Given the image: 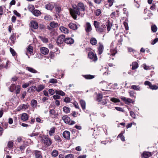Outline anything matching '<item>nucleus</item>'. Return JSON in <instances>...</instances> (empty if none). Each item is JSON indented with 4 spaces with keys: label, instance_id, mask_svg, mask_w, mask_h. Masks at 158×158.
<instances>
[{
    "label": "nucleus",
    "instance_id": "nucleus-47",
    "mask_svg": "<svg viewBox=\"0 0 158 158\" xmlns=\"http://www.w3.org/2000/svg\"><path fill=\"white\" fill-rule=\"evenodd\" d=\"M56 12L57 13H59L61 10V8L58 6H57L55 7Z\"/></svg>",
    "mask_w": 158,
    "mask_h": 158
},
{
    "label": "nucleus",
    "instance_id": "nucleus-27",
    "mask_svg": "<svg viewBox=\"0 0 158 158\" xmlns=\"http://www.w3.org/2000/svg\"><path fill=\"white\" fill-rule=\"evenodd\" d=\"M28 119V116L26 113L22 114L21 116V119L23 121H26Z\"/></svg>",
    "mask_w": 158,
    "mask_h": 158
},
{
    "label": "nucleus",
    "instance_id": "nucleus-6",
    "mask_svg": "<svg viewBox=\"0 0 158 158\" xmlns=\"http://www.w3.org/2000/svg\"><path fill=\"white\" fill-rule=\"evenodd\" d=\"M65 36L64 35H62L59 36L57 41V43L58 44H61L64 41V42Z\"/></svg>",
    "mask_w": 158,
    "mask_h": 158
},
{
    "label": "nucleus",
    "instance_id": "nucleus-22",
    "mask_svg": "<svg viewBox=\"0 0 158 158\" xmlns=\"http://www.w3.org/2000/svg\"><path fill=\"white\" fill-rule=\"evenodd\" d=\"M26 69L33 73H36L37 72V71L36 70L31 67H27L26 68Z\"/></svg>",
    "mask_w": 158,
    "mask_h": 158
},
{
    "label": "nucleus",
    "instance_id": "nucleus-18",
    "mask_svg": "<svg viewBox=\"0 0 158 158\" xmlns=\"http://www.w3.org/2000/svg\"><path fill=\"white\" fill-rule=\"evenodd\" d=\"M99 46L98 48V54L99 55L101 54L103 52L104 49V47L103 45L100 43H99Z\"/></svg>",
    "mask_w": 158,
    "mask_h": 158
},
{
    "label": "nucleus",
    "instance_id": "nucleus-8",
    "mask_svg": "<svg viewBox=\"0 0 158 158\" xmlns=\"http://www.w3.org/2000/svg\"><path fill=\"white\" fill-rule=\"evenodd\" d=\"M77 9L79 11H84L85 10V7L84 4L81 2L77 4Z\"/></svg>",
    "mask_w": 158,
    "mask_h": 158
},
{
    "label": "nucleus",
    "instance_id": "nucleus-34",
    "mask_svg": "<svg viewBox=\"0 0 158 158\" xmlns=\"http://www.w3.org/2000/svg\"><path fill=\"white\" fill-rule=\"evenodd\" d=\"M131 89H134L135 90H140V87L139 86H137L136 85H132L131 86Z\"/></svg>",
    "mask_w": 158,
    "mask_h": 158
},
{
    "label": "nucleus",
    "instance_id": "nucleus-63",
    "mask_svg": "<svg viewBox=\"0 0 158 158\" xmlns=\"http://www.w3.org/2000/svg\"><path fill=\"white\" fill-rule=\"evenodd\" d=\"M158 41V38L155 39L152 42L151 44L154 45Z\"/></svg>",
    "mask_w": 158,
    "mask_h": 158
},
{
    "label": "nucleus",
    "instance_id": "nucleus-11",
    "mask_svg": "<svg viewBox=\"0 0 158 158\" xmlns=\"http://www.w3.org/2000/svg\"><path fill=\"white\" fill-rule=\"evenodd\" d=\"M74 42L73 39L71 38H66L64 40V42L68 44H72Z\"/></svg>",
    "mask_w": 158,
    "mask_h": 158
},
{
    "label": "nucleus",
    "instance_id": "nucleus-50",
    "mask_svg": "<svg viewBox=\"0 0 158 158\" xmlns=\"http://www.w3.org/2000/svg\"><path fill=\"white\" fill-rule=\"evenodd\" d=\"M15 90L17 94L19 93L20 91V87L19 86H17Z\"/></svg>",
    "mask_w": 158,
    "mask_h": 158
},
{
    "label": "nucleus",
    "instance_id": "nucleus-25",
    "mask_svg": "<svg viewBox=\"0 0 158 158\" xmlns=\"http://www.w3.org/2000/svg\"><path fill=\"white\" fill-rule=\"evenodd\" d=\"M80 104L83 110H85V101L83 100H81L80 101Z\"/></svg>",
    "mask_w": 158,
    "mask_h": 158
},
{
    "label": "nucleus",
    "instance_id": "nucleus-51",
    "mask_svg": "<svg viewBox=\"0 0 158 158\" xmlns=\"http://www.w3.org/2000/svg\"><path fill=\"white\" fill-rule=\"evenodd\" d=\"M101 11L100 9H98L95 11V15L96 16H99L101 13Z\"/></svg>",
    "mask_w": 158,
    "mask_h": 158
},
{
    "label": "nucleus",
    "instance_id": "nucleus-9",
    "mask_svg": "<svg viewBox=\"0 0 158 158\" xmlns=\"http://www.w3.org/2000/svg\"><path fill=\"white\" fill-rule=\"evenodd\" d=\"M29 106L28 104H23L19 106L17 108V110L18 111H20L21 110H26L27 109Z\"/></svg>",
    "mask_w": 158,
    "mask_h": 158
},
{
    "label": "nucleus",
    "instance_id": "nucleus-38",
    "mask_svg": "<svg viewBox=\"0 0 158 158\" xmlns=\"http://www.w3.org/2000/svg\"><path fill=\"white\" fill-rule=\"evenodd\" d=\"M103 97L102 94H98L97 95V99L98 102H102V99Z\"/></svg>",
    "mask_w": 158,
    "mask_h": 158
},
{
    "label": "nucleus",
    "instance_id": "nucleus-3",
    "mask_svg": "<svg viewBox=\"0 0 158 158\" xmlns=\"http://www.w3.org/2000/svg\"><path fill=\"white\" fill-rule=\"evenodd\" d=\"M69 10L71 16L75 19H76L77 15H80V11L78 9L72 10L71 8H70Z\"/></svg>",
    "mask_w": 158,
    "mask_h": 158
},
{
    "label": "nucleus",
    "instance_id": "nucleus-62",
    "mask_svg": "<svg viewBox=\"0 0 158 158\" xmlns=\"http://www.w3.org/2000/svg\"><path fill=\"white\" fill-rule=\"evenodd\" d=\"M13 12L15 15L17 16L18 17H20V14L16 10H14L13 11Z\"/></svg>",
    "mask_w": 158,
    "mask_h": 158
},
{
    "label": "nucleus",
    "instance_id": "nucleus-20",
    "mask_svg": "<svg viewBox=\"0 0 158 158\" xmlns=\"http://www.w3.org/2000/svg\"><path fill=\"white\" fill-rule=\"evenodd\" d=\"M31 106L33 108H35L37 105V102L36 100L32 99L31 101Z\"/></svg>",
    "mask_w": 158,
    "mask_h": 158
},
{
    "label": "nucleus",
    "instance_id": "nucleus-4",
    "mask_svg": "<svg viewBox=\"0 0 158 158\" xmlns=\"http://www.w3.org/2000/svg\"><path fill=\"white\" fill-rule=\"evenodd\" d=\"M84 27L86 33L88 34L92 30L91 26L89 22L86 23Z\"/></svg>",
    "mask_w": 158,
    "mask_h": 158
},
{
    "label": "nucleus",
    "instance_id": "nucleus-49",
    "mask_svg": "<svg viewBox=\"0 0 158 158\" xmlns=\"http://www.w3.org/2000/svg\"><path fill=\"white\" fill-rule=\"evenodd\" d=\"M41 39L42 41L44 43H47L48 41V39L45 37H41Z\"/></svg>",
    "mask_w": 158,
    "mask_h": 158
},
{
    "label": "nucleus",
    "instance_id": "nucleus-40",
    "mask_svg": "<svg viewBox=\"0 0 158 158\" xmlns=\"http://www.w3.org/2000/svg\"><path fill=\"white\" fill-rule=\"evenodd\" d=\"M57 82V80L54 78H52L51 79L49 80V83H51L52 84H55Z\"/></svg>",
    "mask_w": 158,
    "mask_h": 158
},
{
    "label": "nucleus",
    "instance_id": "nucleus-2",
    "mask_svg": "<svg viewBox=\"0 0 158 158\" xmlns=\"http://www.w3.org/2000/svg\"><path fill=\"white\" fill-rule=\"evenodd\" d=\"M41 138H42V142L47 146H49L52 144V142L49 138L47 137L45 135L41 136Z\"/></svg>",
    "mask_w": 158,
    "mask_h": 158
},
{
    "label": "nucleus",
    "instance_id": "nucleus-59",
    "mask_svg": "<svg viewBox=\"0 0 158 158\" xmlns=\"http://www.w3.org/2000/svg\"><path fill=\"white\" fill-rule=\"evenodd\" d=\"M48 92L51 95H53L55 93V91L52 89H49L48 90Z\"/></svg>",
    "mask_w": 158,
    "mask_h": 158
},
{
    "label": "nucleus",
    "instance_id": "nucleus-54",
    "mask_svg": "<svg viewBox=\"0 0 158 158\" xmlns=\"http://www.w3.org/2000/svg\"><path fill=\"white\" fill-rule=\"evenodd\" d=\"M29 90H31V92H34V89L36 90V86H33L30 87L29 88Z\"/></svg>",
    "mask_w": 158,
    "mask_h": 158
},
{
    "label": "nucleus",
    "instance_id": "nucleus-45",
    "mask_svg": "<svg viewBox=\"0 0 158 158\" xmlns=\"http://www.w3.org/2000/svg\"><path fill=\"white\" fill-rule=\"evenodd\" d=\"M151 29L153 32H155L156 31L157 27L155 25H153L152 26Z\"/></svg>",
    "mask_w": 158,
    "mask_h": 158
},
{
    "label": "nucleus",
    "instance_id": "nucleus-39",
    "mask_svg": "<svg viewBox=\"0 0 158 158\" xmlns=\"http://www.w3.org/2000/svg\"><path fill=\"white\" fill-rule=\"evenodd\" d=\"M58 151L56 150H53L52 152V156L56 157L58 156Z\"/></svg>",
    "mask_w": 158,
    "mask_h": 158
},
{
    "label": "nucleus",
    "instance_id": "nucleus-36",
    "mask_svg": "<svg viewBox=\"0 0 158 158\" xmlns=\"http://www.w3.org/2000/svg\"><path fill=\"white\" fill-rule=\"evenodd\" d=\"M84 77L87 79H91L94 78V77L93 75H87L84 76Z\"/></svg>",
    "mask_w": 158,
    "mask_h": 158
},
{
    "label": "nucleus",
    "instance_id": "nucleus-10",
    "mask_svg": "<svg viewBox=\"0 0 158 158\" xmlns=\"http://www.w3.org/2000/svg\"><path fill=\"white\" fill-rule=\"evenodd\" d=\"M31 27L34 29H36L38 27V24L36 22L32 21L31 22Z\"/></svg>",
    "mask_w": 158,
    "mask_h": 158
},
{
    "label": "nucleus",
    "instance_id": "nucleus-58",
    "mask_svg": "<svg viewBox=\"0 0 158 158\" xmlns=\"http://www.w3.org/2000/svg\"><path fill=\"white\" fill-rule=\"evenodd\" d=\"M65 158H73V155L70 154L66 156Z\"/></svg>",
    "mask_w": 158,
    "mask_h": 158
},
{
    "label": "nucleus",
    "instance_id": "nucleus-41",
    "mask_svg": "<svg viewBox=\"0 0 158 158\" xmlns=\"http://www.w3.org/2000/svg\"><path fill=\"white\" fill-rule=\"evenodd\" d=\"M54 139L56 141L58 142H60L61 141L60 138L58 135H55L54 137Z\"/></svg>",
    "mask_w": 158,
    "mask_h": 158
},
{
    "label": "nucleus",
    "instance_id": "nucleus-7",
    "mask_svg": "<svg viewBox=\"0 0 158 158\" xmlns=\"http://www.w3.org/2000/svg\"><path fill=\"white\" fill-rule=\"evenodd\" d=\"M40 51L41 53L43 55H47L49 52L48 49L47 48L41 47L40 48Z\"/></svg>",
    "mask_w": 158,
    "mask_h": 158
},
{
    "label": "nucleus",
    "instance_id": "nucleus-15",
    "mask_svg": "<svg viewBox=\"0 0 158 158\" xmlns=\"http://www.w3.org/2000/svg\"><path fill=\"white\" fill-rule=\"evenodd\" d=\"M105 25L106 27H107L108 32L109 31H110L111 27L112 26V23H110V21L108 20L106 22Z\"/></svg>",
    "mask_w": 158,
    "mask_h": 158
},
{
    "label": "nucleus",
    "instance_id": "nucleus-52",
    "mask_svg": "<svg viewBox=\"0 0 158 158\" xmlns=\"http://www.w3.org/2000/svg\"><path fill=\"white\" fill-rule=\"evenodd\" d=\"M10 51L13 56H15L16 54V53L14 50L12 48H10Z\"/></svg>",
    "mask_w": 158,
    "mask_h": 158
},
{
    "label": "nucleus",
    "instance_id": "nucleus-21",
    "mask_svg": "<svg viewBox=\"0 0 158 158\" xmlns=\"http://www.w3.org/2000/svg\"><path fill=\"white\" fill-rule=\"evenodd\" d=\"M46 8L48 10H52L54 8V4L52 3H49L45 6Z\"/></svg>",
    "mask_w": 158,
    "mask_h": 158
},
{
    "label": "nucleus",
    "instance_id": "nucleus-17",
    "mask_svg": "<svg viewBox=\"0 0 158 158\" xmlns=\"http://www.w3.org/2000/svg\"><path fill=\"white\" fill-rule=\"evenodd\" d=\"M59 29L61 32L64 34H68L69 33V30L64 27H60Z\"/></svg>",
    "mask_w": 158,
    "mask_h": 158
},
{
    "label": "nucleus",
    "instance_id": "nucleus-28",
    "mask_svg": "<svg viewBox=\"0 0 158 158\" xmlns=\"http://www.w3.org/2000/svg\"><path fill=\"white\" fill-rule=\"evenodd\" d=\"M90 43L93 45H95L97 43V40L95 38H92L90 40Z\"/></svg>",
    "mask_w": 158,
    "mask_h": 158
},
{
    "label": "nucleus",
    "instance_id": "nucleus-53",
    "mask_svg": "<svg viewBox=\"0 0 158 158\" xmlns=\"http://www.w3.org/2000/svg\"><path fill=\"white\" fill-rule=\"evenodd\" d=\"M115 108L118 111H122L123 112H124L125 111L124 110H123L122 108L120 107H115Z\"/></svg>",
    "mask_w": 158,
    "mask_h": 158
},
{
    "label": "nucleus",
    "instance_id": "nucleus-61",
    "mask_svg": "<svg viewBox=\"0 0 158 158\" xmlns=\"http://www.w3.org/2000/svg\"><path fill=\"white\" fill-rule=\"evenodd\" d=\"M54 99H58L60 98V96L57 95H55L53 96Z\"/></svg>",
    "mask_w": 158,
    "mask_h": 158
},
{
    "label": "nucleus",
    "instance_id": "nucleus-64",
    "mask_svg": "<svg viewBox=\"0 0 158 158\" xmlns=\"http://www.w3.org/2000/svg\"><path fill=\"white\" fill-rule=\"evenodd\" d=\"M111 54L113 56H114L117 52V51L115 49L112 50H111Z\"/></svg>",
    "mask_w": 158,
    "mask_h": 158
},
{
    "label": "nucleus",
    "instance_id": "nucleus-26",
    "mask_svg": "<svg viewBox=\"0 0 158 158\" xmlns=\"http://www.w3.org/2000/svg\"><path fill=\"white\" fill-rule=\"evenodd\" d=\"M132 70H135L137 69L138 67V64L136 62H134L132 63Z\"/></svg>",
    "mask_w": 158,
    "mask_h": 158
},
{
    "label": "nucleus",
    "instance_id": "nucleus-19",
    "mask_svg": "<svg viewBox=\"0 0 158 158\" xmlns=\"http://www.w3.org/2000/svg\"><path fill=\"white\" fill-rule=\"evenodd\" d=\"M62 119L66 123H69L70 121V118L66 116H63L62 118Z\"/></svg>",
    "mask_w": 158,
    "mask_h": 158
},
{
    "label": "nucleus",
    "instance_id": "nucleus-24",
    "mask_svg": "<svg viewBox=\"0 0 158 158\" xmlns=\"http://www.w3.org/2000/svg\"><path fill=\"white\" fill-rule=\"evenodd\" d=\"M50 26L52 28H56L58 26V25L57 23L52 21L50 23Z\"/></svg>",
    "mask_w": 158,
    "mask_h": 158
},
{
    "label": "nucleus",
    "instance_id": "nucleus-32",
    "mask_svg": "<svg viewBox=\"0 0 158 158\" xmlns=\"http://www.w3.org/2000/svg\"><path fill=\"white\" fill-rule=\"evenodd\" d=\"M27 51L31 54L33 53V48L32 46L31 45H29L27 48Z\"/></svg>",
    "mask_w": 158,
    "mask_h": 158
},
{
    "label": "nucleus",
    "instance_id": "nucleus-43",
    "mask_svg": "<svg viewBox=\"0 0 158 158\" xmlns=\"http://www.w3.org/2000/svg\"><path fill=\"white\" fill-rule=\"evenodd\" d=\"M13 143L11 141H9L7 145L9 148L11 149L13 146Z\"/></svg>",
    "mask_w": 158,
    "mask_h": 158
},
{
    "label": "nucleus",
    "instance_id": "nucleus-1",
    "mask_svg": "<svg viewBox=\"0 0 158 158\" xmlns=\"http://www.w3.org/2000/svg\"><path fill=\"white\" fill-rule=\"evenodd\" d=\"M94 25L96 31L99 33L106 32V26L105 24L100 25V23L97 21H94Z\"/></svg>",
    "mask_w": 158,
    "mask_h": 158
},
{
    "label": "nucleus",
    "instance_id": "nucleus-31",
    "mask_svg": "<svg viewBox=\"0 0 158 158\" xmlns=\"http://www.w3.org/2000/svg\"><path fill=\"white\" fill-rule=\"evenodd\" d=\"M143 156L145 158H148L150 156V153L149 152H143Z\"/></svg>",
    "mask_w": 158,
    "mask_h": 158
},
{
    "label": "nucleus",
    "instance_id": "nucleus-33",
    "mask_svg": "<svg viewBox=\"0 0 158 158\" xmlns=\"http://www.w3.org/2000/svg\"><path fill=\"white\" fill-rule=\"evenodd\" d=\"M130 96L131 98H134L135 97L136 93L133 91H130L129 92Z\"/></svg>",
    "mask_w": 158,
    "mask_h": 158
},
{
    "label": "nucleus",
    "instance_id": "nucleus-12",
    "mask_svg": "<svg viewBox=\"0 0 158 158\" xmlns=\"http://www.w3.org/2000/svg\"><path fill=\"white\" fill-rule=\"evenodd\" d=\"M35 158H43L41 152L40 151L35 150L34 151Z\"/></svg>",
    "mask_w": 158,
    "mask_h": 158
},
{
    "label": "nucleus",
    "instance_id": "nucleus-60",
    "mask_svg": "<svg viewBox=\"0 0 158 158\" xmlns=\"http://www.w3.org/2000/svg\"><path fill=\"white\" fill-rule=\"evenodd\" d=\"M10 39L13 43H14V39H15V37H14V35H12L10 36Z\"/></svg>",
    "mask_w": 158,
    "mask_h": 158
},
{
    "label": "nucleus",
    "instance_id": "nucleus-55",
    "mask_svg": "<svg viewBox=\"0 0 158 158\" xmlns=\"http://www.w3.org/2000/svg\"><path fill=\"white\" fill-rule=\"evenodd\" d=\"M30 83H31L30 82V83H25L22 85V87L23 88H26L29 86Z\"/></svg>",
    "mask_w": 158,
    "mask_h": 158
},
{
    "label": "nucleus",
    "instance_id": "nucleus-57",
    "mask_svg": "<svg viewBox=\"0 0 158 158\" xmlns=\"http://www.w3.org/2000/svg\"><path fill=\"white\" fill-rule=\"evenodd\" d=\"M118 137H120V138H121V140L122 141H125V138H124V136H123V134H119L118 136Z\"/></svg>",
    "mask_w": 158,
    "mask_h": 158
},
{
    "label": "nucleus",
    "instance_id": "nucleus-42",
    "mask_svg": "<svg viewBox=\"0 0 158 158\" xmlns=\"http://www.w3.org/2000/svg\"><path fill=\"white\" fill-rule=\"evenodd\" d=\"M44 19L46 20H50L52 18L50 15H47L44 17Z\"/></svg>",
    "mask_w": 158,
    "mask_h": 158
},
{
    "label": "nucleus",
    "instance_id": "nucleus-30",
    "mask_svg": "<svg viewBox=\"0 0 158 158\" xmlns=\"http://www.w3.org/2000/svg\"><path fill=\"white\" fill-rule=\"evenodd\" d=\"M16 86L15 84H12L10 87L9 89L10 92H13L16 89Z\"/></svg>",
    "mask_w": 158,
    "mask_h": 158
},
{
    "label": "nucleus",
    "instance_id": "nucleus-37",
    "mask_svg": "<svg viewBox=\"0 0 158 158\" xmlns=\"http://www.w3.org/2000/svg\"><path fill=\"white\" fill-rule=\"evenodd\" d=\"M55 127H52L51 128V129L49 131V134L51 135L52 136V135L53 134H54L55 132Z\"/></svg>",
    "mask_w": 158,
    "mask_h": 158
},
{
    "label": "nucleus",
    "instance_id": "nucleus-5",
    "mask_svg": "<svg viewBox=\"0 0 158 158\" xmlns=\"http://www.w3.org/2000/svg\"><path fill=\"white\" fill-rule=\"evenodd\" d=\"M88 57L93 60V61H95L97 60V57L96 55H94V53L92 52H89L88 55Z\"/></svg>",
    "mask_w": 158,
    "mask_h": 158
},
{
    "label": "nucleus",
    "instance_id": "nucleus-23",
    "mask_svg": "<svg viewBox=\"0 0 158 158\" xmlns=\"http://www.w3.org/2000/svg\"><path fill=\"white\" fill-rule=\"evenodd\" d=\"M33 14L36 16H38L41 14V12L38 10H35L32 12Z\"/></svg>",
    "mask_w": 158,
    "mask_h": 158
},
{
    "label": "nucleus",
    "instance_id": "nucleus-13",
    "mask_svg": "<svg viewBox=\"0 0 158 158\" xmlns=\"http://www.w3.org/2000/svg\"><path fill=\"white\" fill-rule=\"evenodd\" d=\"M64 138L67 139H69L70 137V133L68 131H64L63 134Z\"/></svg>",
    "mask_w": 158,
    "mask_h": 158
},
{
    "label": "nucleus",
    "instance_id": "nucleus-48",
    "mask_svg": "<svg viewBox=\"0 0 158 158\" xmlns=\"http://www.w3.org/2000/svg\"><path fill=\"white\" fill-rule=\"evenodd\" d=\"M149 88L152 89H158V87L156 85H153L151 84L149 87Z\"/></svg>",
    "mask_w": 158,
    "mask_h": 158
},
{
    "label": "nucleus",
    "instance_id": "nucleus-16",
    "mask_svg": "<svg viewBox=\"0 0 158 158\" xmlns=\"http://www.w3.org/2000/svg\"><path fill=\"white\" fill-rule=\"evenodd\" d=\"M68 26L70 28L73 30H76L77 28V25L72 23H69L68 25Z\"/></svg>",
    "mask_w": 158,
    "mask_h": 158
},
{
    "label": "nucleus",
    "instance_id": "nucleus-44",
    "mask_svg": "<svg viewBox=\"0 0 158 158\" xmlns=\"http://www.w3.org/2000/svg\"><path fill=\"white\" fill-rule=\"evenodd\" d=\"M110 100L112 102H120V100L117 98H112L110 99Z\"/></svg>",
    "mask_w": 158,
    "mask_h": 158
},
{
    "label": "nucleus",
    "instance_id": "nucleus-56",
    "mask_svg": "<svg viewBox=\"0 0 158 158\" xmlns=\"http://www.w3.org/2000/svg\"><path fill=\"white\" fill-rule=\"evenodd\" d=\"M64 101L66 102H69L70 101V99L69 98H65L64 99Z\"/></svg>",
    "mask_w": 158,
    "mask_h": 158
},
{
    "label": "nucleus",
    "instance_id": "nucleus-14",
    "mask_svg": "<svg viewBox=\"0 0 158 158\" xmlns=\"http://www.w3.org/2000/svg\"><path fill=\"white\" fill-rule=\"evenodd\" d=\"M45 86L43 85H40L36 86V90L38 92H39L40 91L44 89Z\"/></svg>",
    "mask_w": 158,
    "mask_h": 158
},
{
    "label": "nucleus",
    "instance_id": "nucleus-29",
    "mask_svg": "<svg viewBox=\"0 0 158 158\" xmlns=\"http://www.w3.org/2000/svg\"><path fill=\"white\" fill-rule=\"evenodd\" d=\"M55 93L56 94H59L62 96H64L65 95L64 93L61 90H56L55 91Z\"/></svg>",
    "mask_w": 158,
    "mask_h": 158
},
{
    "label": "nucleus",
    "instance_id": "nucleus-35",
    "mask_svg": "<svg viewBox=\"0 0 158 158\" xmlns=\"http://www.w3.org/2000/svg\"><path fill=\"white\" fill-rule=\"evenodd\" d=\"M64 111L66 113H68L70 112V109L67 107L64 106L63 108Z\"/></svg>",
    "mask_w": 158,
    "mask_h": 158
},
{
    "label": "nucleus",
    "instance_id": "nucleus-46",
    "mask_svg": "<svg viewBox=\"0 0 158 158\" xmlns=\"http://www.w3.org/2000/svg\"><path fill=\"white\" fill-rule=\"evenodd\" d=\"M134 102L131 99L127 98L126 104H128L129 103H133Z\"/></svg>",
    "mask_w": 158,
    "mask_h": 158
}]
</instances>
